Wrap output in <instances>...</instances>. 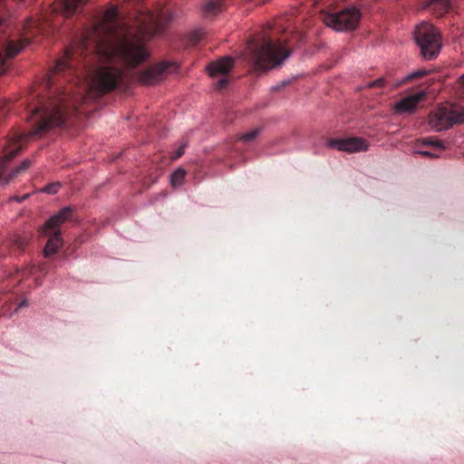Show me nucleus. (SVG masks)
Returning a JSON list of instances; mask_svg holds the SVG:
<instances>
[{"label": "nucleus", "mask_w": 464, "mask_h": 464, "mask_svg": "<svg viewBox=\"0 0 464 464\" xmlns=\"http://www.w3.org/2000/svg\"><path fill=\"white\" fill-rule=\"evenodd\" d=\"M420 153L423 156L430 157V158L438 157L436 154H434L433 152L429 151V150L420 151Z\"/></svg>", "instance_id": "cd10ccee"}, {"label": "nucleus", "mask_w": 464, "mask_h": 464, "mask_svg": "<svg viewBox=\"0 0 464 464\" xmlns=\"http://www.w3.org/2000/svg\"><path fill=\"white\" fill-rule=\"evenodd\" d=\"M74 106L68 94L63 93L57 97L49 98L47 102H41L32 111V116H37L34 129L29 133L14 134L12 143L4 150V161L8 162L21 150L29 137L40 136L53 127L62 126Z\"/></svg>", "instance_id": "f03ea898"}, {"label": "nucleus", "mask_w": 464, "mask_h": 464, "mask_svg": "<svg viewBox=\"0 0 464 464\" xmlns=\"http://www.w3.org/2000/svg\"><path fill=\"white\" fill-rule=\"evenodd\" d=\"M60 187H61V184L59 182L52 183V184L47 185L44 188V191L48 194H55V193H57Z\"/></svg>", "instance_id": "393cba45"}, {"label": "nucleus", "mask_w": 464, "mask_h": 464, "mask_svg": "<svg viewBox=\"0 0 464 464\" xmlns=\"http://www.w3.org/2000/svg\"><path fill=\"white\" fill-rule=\"evenodd\" d=\"M234 66V59L231 57H223L215 62H212L208 66V73L211 77L221 76L216 82L217 90H223L228 84L227 73Z\"/></svg>", "instance_id": "6e6552de"}, {"label": "nucleus", "mask_w": 464, "mask_h": 464, "mask_svg": "<svg viewBox=\"0 0 464 464\" xmlns=\"http://www.w3.org/2000/svg\"><path fill=\"white\" fill-rule=\"evenodd\" d=\"M24 306H27V301L26 300H24L23 302H21L19 304V305L16 307L15 311H17L19 308L24 307Z\"/></svg>", "instance_id": "c85d7f7f"}, {"label": "nucleus", "mask_w": 464, "mask_h": 464, "mask_svg": "<svg viewBox=\"0 0 464 464\" xmlns=\"http://www.w3.org/2000/svg\"><path fill=\"white\" fill-rule=\"evenodd\" d=\"M427 7L437 15H442L450 8V0H430Z\"/></svg>", "instance_id": "dca6fc26"}, {"label": "nucleus", "mask_w": 464, "mask_h": 464, "mask_svg": "<svg viewBox=\"0 0 464 464\" xmlns=\"http://www.w3.org/2000/svg\"><path fill=\"white\" fill-rule=\"evenodd\" d=\"M461 80L464 82V74L461 76Z\"/></svg>", "instance_id": "c756f323"}, {"label": "nucleus", "mask_w": 464, "mask_h": 464, "mask_svg": "<svg viewBox=\"0 0 464 464\" xmlns=\"http://www.w3.org/2000/svg\"><path fill=\"white\" fill-rule=\"evenodd\" d=\"M89 0H56L53 11L70 17L75 14L78 8L83 6Z\"/></svg>", "instance_id": "9b49d317"}, {"label": "nucleus", "mask_w": 464, "mask_h": 464, "mask_svg": "<svg viewBox=\"0 0 464 464\" xmlns=\"http://www.w3.org/2000/svg\"><path fill=\"white\" fill-rule=\"evenodd\" d=\"M129 84L128 73L119 68L111 65H102L95 72L88 88L96 89L100 94H103L115 89H127Z\"/></svg>", "instance_id": "20e7f679"}, {"label": "nucleus", "mask_w": 464, "mask_h": 464, "mask_svg": "<svg viewBox=\"0 0 464 464\" xmlns=\"http://www.w3.org/2000/svg\"><path fill=\"white\" fill-rule=\"evenodd\" d=\"M248 48L258 71L272 69L290 55V51L281 43L274 42L267 36L262 37L260 41L252 40Z\"/></svg>", "instance_id": "7ed1b4c3"}, {"label": "nucleus", "mask_w": 464, "mask_h": 464, "mask_svg": "<svg viewBox=\"0 0 464 464\" xmlns=\"http://www.w3.org/2000/svg\"><path fill=\"white\" fill-rule=\"evenodd\" d=\"M29 243V237L27 236H14L13 238L10 239L9 245L19 251H24L26 246Z\"/></svg>", "instance_id": "f3484780"}, {"label": "nucleus", "mask_w": 464, "mask_h": 464, "mask_svg": "<svg viewBox=\"0 0 464 464\" xmlns=\"http://www.w3.org/2000/svg\"><path fill=\"white\" fill-rule=\"evenodd\" d=\"M462 122H464V108L454 103L440 106L429 115V123L436 131L448 130L454 124Z\"/></svg>", "instance_id": "423d86ee"}, {"label": "nucleus", "mask_w": 464, "mask_h": 464, "mask_svg": "<svg viewBox=\"0 0 464 464\" xmlns=\"http://www.w3.org/2000/svg\"><path fill=\"white\" fill-rule=\"evenodd\" d=\"M428 73V72L426 70H419V71H416L409 75H407L405 77V79L403 81H401V82L397 83V84H394L392 86V88H396V87H399L400 85H401L402 83H405V82H408L410 81H412L414 79H418V78H420V77H423L425 76L426 74Z\"/></svg>", "instance_id": "aec40b11"}, {"label": "nucleus", "mask_w": 464, "mask_h": 464, "mask_svg": "<svg viewBox=\"0 0 464 464\" xmlns=\"http://www.w3.org/2000/svg\"><path fill=\"white\" fill-rule=\"evenodd\" d=\"M187 147V144H183L182 146H180L171 156V160H178L179 158H180L184 152H185V148Z\"/></svg>", "instance_id": "a878e982"}, {"label": "nucleus", "mask_w": 464, "mask_h": 464, "mask_svg": "<svg viewBox=\"0 0 464 464\" xmlns=\"http://www.w3.org/2000/svg\"><path fill=\"white\" fill-rule=\"evenodd\" d=\"M425 93L423 92L407 96L401 99L394 105V111L397 113L410 112L411 113L417 104L423 100Z\"/></svg>", "instance_id": "f8f14e48"}, {"label": "nucleus", "mask_w": 464, "mask_h": 464, "mask_svg": "<svg viewBox=\"0 0 464 464\" xmlns=\"http://www.w3.org/2000/svg\"><path fill=\"white\" fill-rule=\"evenodd\" d=\"M172 19L171 10L160 7L156 11L140 10L126 21L111 6L93 23L85 41L94 45L102 61L135 68L150 57L144 41L162 32Z\"/></svg>", "instance_id": "f257e3e1"}, {"label": "nucleus", "mask_w": 464, "mask_h": 464, "mask_svg": "<svg viewBox=\"0 0 464 464\" xmlns=\"http://www.w3.org/2000/svg\"><path fill=\"white\" fill-rule=\"evenodd\" d=\"M31 166L30 160H24L18 167L12 170L11 176L12 178L20 174L21 172L26 170Z\"/></svg>", "instance_id": "5701e85b"}, {"label": "nucleus", "mask_w": 464, "mask_h": 464, "mask_svg": "<svg viewBox=\"0 0 464 464\" xmlns=\"http://www.w3.org/2000/svg\"><path fill=\"white\" fill-rule=\"evenodd\" d=\"M226 0H207L201 8L202 15L205 18H213L222 12Z\"/></svg>", "instance_id": "2eb2a0df"}, {"label": "nucleus", "mask_w": 464, "mask_h": 464, "mask_svg": "<svg viewBox=\"0 0 464 464\" xmlns=\"http://www.w3.org/2000/svg\"><path fill=\"white\" fill-rule=\"evenodd\" d=\"M170 66L169 63H161L146 68L138 75V81L145 85H152L159 82L161 76Z\"/></svg>", "instance_id": "9d476101"}, {"label": "nucleus", "mask_w": 464, "mask_h": 464, "mask_svg": "<svg viewBox=\"0 0 464 464\" xmlns=\"http://www.w3.org/2000/svg\"><path fill=\"white\" fill-rule=\"evenodd\" d=\"M420 143L424 146H430L440 150H443L445 148L443 145V141L434 140L433 138H424L420 140Z\"/></svg>", "instance_id": "412c9836"}, {"label": "nucleus", "mask_w": 464, "mask_h": 464, "mask_svg": "<svg viewBox=\"0 0 464 464\" xmlns=\"http://www.w3.org/2000/svg\"><path fill=\"white\" fill-rule=\"evenodd\" d=\"M203 37V34L199 32H194L190 35V42L193 45L197 44Z\"/></svg>", "instance_id": "bb28decb"}, {"label": "nucleus", "mask_w": 464, "mask_h": 464, "mask_svg": "<svg viewBox=\"0 0 464 464\" xmlns=\"http://www.w3.org/2000/svg\"><path fill=\"white\" fill-rule=\"evenodd\" d=\"M414 39L424 59L433 60L440 53L441 38L434 25L429 23L420 24L415 29Z\"/></svg>", "instance_id": "39448f33"}, {"label": "nucleus", "mask_w": 464, "mask_h": 464, "mask_svg": "<svg viewBox=\"0 0 464 464\" xmlns=\"http://www.w3.org/2000/svg\"><path fill=\"white\" fill-rule=\"evenodd\" d=\"M261 130L259 128L254 129L246 133L242 134L239 137V140L244 142H249L254 140L260 133Z\"/></svg>", "instance_id": "4be33fe9"}, {"label": "nucleus", "mask_w": 464, "mask_h": 464, "mask_svg": "<svg viewBox=\"0 0 464 464\" xmlns=\"http://www.w3.org/2000/svg\"><path fill=\"white\" fill-rule=\"evenodd\" d=\"M70 60L71 54L68 51H66L64 56L56 61L55 65L53 67V72L56 73L64 72L66 69L70 67Z\"/></svg>", "instance_id": "a211bd4d"}, {"label": "nucleus", "mask_w": 464, "mask_h": 464, "mask_svg": "<svg viewBox=\"0 0 464 464\" xmlns=\"http://www.w3.org/2000/svg\"><path fill=\"white\" fill-rule=\"evenodd\" d=\"M361 13L355 7H347L335 13L322 14L323 22L335 31L353 30L359 24Z\"/></svg>", "instance_id": "0eeeda50"}, {"label": "nucleus", "mask_w": 464, "mask_h": 464, "mask_svg": "<svg viewBox=\"0 0 464 464\" xmlns=\"http://www.w3.org/2000/svg\"><path fill=\"white\" fill-rule=\"evenodd\" d=\"M73 209L71 207L63 208L56 215L50 218L44 224L45 230H59L58 227L69 220L72 216Z\"/></svg>", "instance_id": "ddd939ff"}, {"label": "nucleus", "mask_w": 464, "mask_h": 464, "mask_svg": "<svg viewBox=\"0 0 464 464\" xmlns=\"http://www.w3.org/2000/svg\"><path fill=\"white\" fill-rule=\"evenodd\" d=\"M327 146L349 153L366 151L369 147L367 141L359 137L348 139H329L327 140Z\"/></svg>", "instance_id": "1a4fd4ad"}, {"label": "nucleus", "mask_w": 464, "mask_h": 464, "mask_svg": "<svg viewBox=\"0 0 464 464\" xmlns=\"http://www.w3.org/2000/svg\"><path fill=\"white\" fill-rule=\"evenodd\" d=\"M387 83V80L384 77H381L375 81L370 82L366 84L367 88H382L384 87Z\"/></svg>", "instance_id": "b1692460"}, {"label": "nucleus", "mask_w": 464, "mask_h": 464, "mask_svg": "<svg viewBox=\"0 0 464 464\" xmlns=\"http://www.w3.org/2000/svg\"><path fill=\"white\" fill-rule=\"evenodd\" d=\"M43 233L46 237H49V239L44 248V254L45 256H50L55 254L63 245V239L61 237V231L60 230H54V231L45 230L44 227H43Z\"/></svg>", "instance_id": "4468645a"}, {"label": "nucleus", "mask_w": 464, "mask_h": 464, "mask_svg": "<svg viewBox=\"0 0 464 464\" xmlns=\"http://www.w3.org/2000/svg\"><path fill=\"white\" fill-rule=\"evenodd\" d=\"M186 171L183 169H178L171 174L170 182L173 187L180 186L185 179Z\"/></svg>", "instance_id": "6ab92c4d"}]
</instances>
